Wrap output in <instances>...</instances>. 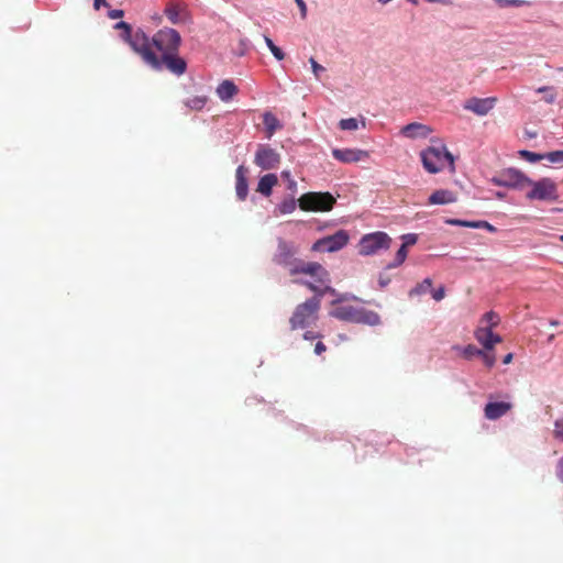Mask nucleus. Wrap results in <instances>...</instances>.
I'll use <instances>...</instances> for the list:
<instances>
[{"mask_svg": "<svg viewBox=\"0 0 563 563\" xmlns=\"http://www.w3.org/2000/svg\"><path fill=\"white\" fill-rule=\"evenodd\" d=\"M445 297L444 286H440L438 289L432 291V298L437 301L442 300Z\"/></svg>", "mask_w": 563, "mask_h": 563, "instance_id": "obj_39", "label": "nucleus"}, {"mask_svg": "<svg viewBox=\"0 0 563 563\" xmlns=\"http://www.w3.org/2000/svg\"><path fill=\"white\" fill-rule=\"evenodd\" d=\"M378 283L380 287H386L389 284V278H384L380 276Z\"/></svg>", "mask_w": 563, "mask_h": 563, "instance_id": "obj_50", "label": "nucleus"}, {"mask_svg": "<svg viewBox=\"0 0 563 563\" xmlns=\"http://www.w3.org/2000/svg\"><path fill=\"white\" fill-rule=\"evenodd\" d=\"M123 11L122 10H119V9H115V10H111L109 12V16L111 19H119V18H122L123 16Z\"/></svg>", "mask_w": 563, "mask_h": 563, "instance_id": "obj_42", "label": "nucleus"}, {"mask_svg": "<svg viewBox=\"0 0 563 563\" xmlns=\"http://www.w3.org/2000/svg\"><path fill=\"white\" fill-rule=\"evenodd\" d=\"M316 338H319V334H314L313 332L311 331H307L305 334H303V339L305 340H313Z\"/></svg>", "mask_w": 563, "mask_h": 563, "instance_id": "obj_48", "label": "nucleus"}, {"mask_svg": "<svg viewBox=\"0 0 563 563\" xmlns=\"http://www.w3.org/2000/svg\"><path fill=\"white\" fill-rule=\"evenodd\" d=\"M254 163L262 169H274L280 163V155L268 145H258Z\"/></svg>", "mask_w": 563, "mask_h": 563, "instance_id": "obj_11", "label": "nucleus"}, {"mask_svg": "<svg viewBox=\"0 0 563 563\" xmlns=\"http://www.w3.org/2000/svg\"><path fill=\"white\" fill-rule=\"evenodd\" d=\"M475 339L486 351H490L492 329L484 325L478 327L474 332Z\"/></svg>", "mask_w": 563, "mask_h": 563, "instance_id": "obj_22", "label": "nucleus"}, {"mask_svg": "<svg viewBox=\"0 0 563 563\" xmlns=\"http://www.w3.org/2000/svg\"><path fill=\"white\" fill-rule=\"evenodd\" d=\"M101 5H107L106 0H95L93 1V7L96 10H99Z\"/></svg>", "mask_w": 563, "mask_h": 563, "instance_id": "obj_49", "label": "nucleus"}, {"mask_svg": "<svg viewBox=\"0 0 563 563\" xmlns=\"http://www.w3.org/2000/svg\"><path fill=\"white\" fill-rule=\"evenodd\" d=\"M527 188H529L526 194L528 200L547 202H555L559 200L558 185L551 178L544 177L539 180L529 178Z\"/></svg>", "mask_w": 563, "mask_h": 563, "instance_id": "obj_6", "label": "nucleus"}, {"mask_svg": "<svg viewBox=\"0 0 563 563\" xmlns=\"http://www.w3.org/2000/svg\"><path fill=\"white\" fill-rule=\"evenodd\" d=\"M481 322L482 324H486L485 328L493 329L498 325L499 317L494 311H488L482 317Z\"/></svg>", "mask_w": 563, "mask_h": 563, "instance_id": "obj_27", "label": "nucleus"}, {"mask_svg": "<svg viewBox=\"0 0 563 563\" xmlns=\"http://www.w3.org/2000/svg\"><path fill=\"white\" fill-rule=\"evenodd\" d=\"M501 341H503L501 336L498 334H495L492 331L490 351L494 349L495 344L500 343Z\"/></svg>", "mask_w": 563, "mask_h": 563, "instance_id": "obj_41", "label": "nucleus"}, {"mask_svg": "<svg viewBox=\"0 0 563 563\" xmlns=\"http://www.w3.org/2000/svg\"><path fill=\"white\" fill-rule=\"evenodd\" d=\"M327 350L325 345L322 342H318L314 346L316 354L320 355Z\"/></svg>", "mask_w": 563, "mask_h": 563, "instance_id": "obj_44", "label": "nucleus"}, {"mask_svg": "<svg viewBox=\"0 0 563 563\" xmlns=\"http://www.w3.org/2000/svg\"><path fill=\"white\" fill-rule=\"evenodd\" d=\"M456 200L455 195L445 189H439L435 190L430 197H429V203L430 205H448L451 202H454Z\"/></svg>", "mask_w": 563, "mask_h": 563, "instance_id": "obj_19", "label": "nucleus"}, {"mask_svg": "<svg viewBox=\"0 0 563 563\" xmlns=\"http://www.w3.org/2000/svg\"><path fill=\"white\" fill-rule=\"evenodd\" d=\"M339 126L341 130H344V131H355L358 128V122L354 118L342 119L339 122Z\"/></svg>", "mask_w": 563, "mask_h": 563, "instance_id": "obj_30", "label": "nucleus"}, {"mask_svg": "<svg viewBox=\"0 0 563 563\" xmlns=\"http://www.w3.org/2000/svg\"><path fill=\"white\" fill-rule=\"evenodd\" d=\"M481 229H486L490 232H495L496 231V228L493 227L490 223H488L487 221H481Z\"/></svg>", "mask_w": 563, "mask_h": 563, "instance_id": "obj_45", "label": "nucleus"}, {"mask_svg": "<svg viewBox=\"0 0 563 563\" xmlns=\"http://www.w3.org/2000/svg\"><path fill=\"white\" fill-rule=\"evenodd\" d=\"M335 203V198L329 192H307L298 199L299 208L303 211L325 212Z\"/></svg>", "mask_w": 563, "mask_h": 563, "instance_id": "obj_8", "label": "nucleus"}, {"mask_svg": "<svg viewBox=\"0 0 563 563\" xmlns=\"http://www.w3.org/2000/svg\"><path fill=\"white\" fill-rule=\"evenodd\" d=\"M297 5L300 9L301 18L305 19L307 16V5L303 0H295Z\"/></svg>", "mask_w": 563, "mask_h": 563, "instance_id": "obj_40", "label": "nucleus"}, {"mask_svg": "<svg viewBox=\"0 0 563 563\" xmlns=\"http://www.w3.org/2000/svg\"><path fill=\"white\" fill-rule=\"evenodd\" d=\"M333 157L341 163H356L368 156L366 151L357 148H334L332 151Z\"/></svg>", "mask_w": 563, "mask_h": 563, "instance_id": "obj_13", "label": "nucleus"}, {"mask_svg": "<svg viewBox=\"0 0 563 563\" xmlns=\"http://www.w3.org/2000/svg\"><path fill=\"white\" fill-rule=\"evenodd\" d=\"M408 2L412 3V4H418V1L417 0H407Z\"/></svg>", "mask_w": 563, "mask_h": 563, "instance_id": "obj_53", "label": "nucleus"}, {"mask_svg": "<svg viewBox=\"0 0 563 563\" xmlns=\"http://www.w3.org/2000/svg\"><path fill=\"white\" fill-rule=\"evenodd\" d=\"M560 240L563 241V235L560 236Z\"/></svg>", "mask_w": 563, "mask_h": 563, "instance_id": "obj_56", "label": "nucleus"}, {"mask_svg": "<svg viewBox=\"0 0 563 563\" xmlns=\"http://www.w3.org/2000/svg\"><path fill=\"white\" fill-rule=\"evenodd\" d=\"M114 27L122 31L121 38L154 70L166 68L177 76L186 73L187 63L178 55L181 37L176 30L164 27L150 38L142 29L133 31L124 21L118 22Z\"/></svg>", "mask_w": 563, "mask_h": 563, "instance_id": "obj_1", "label": "nucleus"}, {"mask_svg": "<svg viewBox=\"0 0 563 563\" xmlns=\"http://www.w3.org/2000/svg\"><path fill=\"white\" fill-rule=\"evenodd\" d=\"M220 100L228 102L233 99L234 96L238 95L239 89L238 86L232 80H223L219 84L216 90Z\"/></svg>", "mask_w": 563, "mask_h": 563, "instance_id": "obj_17", "label": "nucleus"}, {"mask_svg": "<svg viewBox=\"0 0 563 563\" xmlns=\"http://www.w3.org/2000/svg\"><path fill=\"white\" fill-rule=\"evenodd\" d=\"M283 176H285V177H289V173H288V172H284V173H283Z\"/></svg>", "mask_w": 563, "mask_h": 563, "instance_id": "obj_54", "label": "nucleus"}, {"mask_svg": "<svg viewBox=\"0 0 563 563\" xmlns=\"http://www.w3.org/2000/svg\"><path fill=\"white\" fill-rule=\"evenodd\" d=\"M278 179L275 174H266L260 178L257 184V191L268 197L272 194L273 187L277 184Z\"/></svg>", "mask_w": 563, "mask_h": 563, "instance_id": "obj_20", "label": "nucleus"}, {"mask_svg": "<svg viewBox=\"0 0 563 563\" xmlns=\"http://www.w3.org/2000/svg\"><path fill=\"white\" fill-rule=\"evenodd\" d=\"M208 102L207 96H195L185 101V106L190 110H202Z\"/></svg>", "mask_w": 563, "mask_h": 563, "instance_id": "obj_24", "label": "nucleus"}, {"mask_svg": "<svg viewBox=\"0 0 563 563\" xmlns=\"http://www.w3.org/2000/svg\"><path fill=\"white\" fill-rule=\"evenodd\" d=\"M296 283H300L305 285L308 289L313 291L316 295L305 302L298 305L289 319L291 330L303 329L308 327L311 322L317 320L318 312L321 306V298L324 294L335 295L336 291L329 284L320 285L313 282H300L295 280Z\"/></svg>", "mask_w": 563, "mask_h": 563, "instance_id": "obj_3", "label": "nucleus"}, {"mask_svg": "<svg viewBox=\"0 0 563 563\" xmlns=\"http://www.w3.org/2000/svg\"><path fill=\"white\" fill-rule=\"evenodd\" d=\"M401 239L404 241L402 245L408 247V246L415 245L417 243L418 235L415 233H408V234H404L401 236Z\"/></svg>", "mask_w": 563, "mask_h": 563, "instance_id": "obj_37", "label": "nucleus"}, {"mask_svg": "<svg viewBox=\"0 0 563 563\" xmlns=\"http://www.w3.org/2000/svg\"><path fill=\"white\" fill-rule=\"evenodd\" d=\"M164 13L173 24L181 23L186 18V5L180 0H172L166 4Z\"/></svg>", "mask_w": 563, "mask_h": 563, "instance_id": "obj_14", "label": "nucleus"}, {"mask_svg": "<svg viewBox=\"0 0 563 563\" xmlns=\"http://www.w3.org/2000/svg\"><path fill=\"white\" fill-rule=\"evenodd\" d=\"M295 209H296V201L294 199L284 200L278 206V210L282 214L291 213Z\"/></svg>", "mask_w": 563, "mask_h": 563, "instance_id": "obj_32", "label": "nucleus"}, {"mask_svg": "<svg viewBox=\"0 0 563 563\" xmlns=\"http://www.w3.org/2000/svg\"><path fill=\"white\" fill-rule=\"evenodd\" d=\"M512 408L511 402L507 401H492L486 404L484 408V416L488 420H497L505 416Z\"/></svg>", "mask_w": 563, "mask_h": 563, "instance_id": "obj_15", "label": "nucleus"}, {"mask_svg": "<svg viewBox=\"0 0 563 563\" xmlns=\"http://www.w3.org/2000/svg\"><path fill=\"white\" fill-rule=\"evenodd\" d=\"M481 354H483V350L477 349L473 344H468V345H466L465 347L462 349V355L466 360H471L474 356H481Z\"/></svg>", "mask_w": 563, "mask_h": 563, "instance_id": "obj_31", "label": "nucleus"}, {"mask_svg": "<svg viewBox=\"0 0 563 563\" xmlns=\"http://www.w3.org/2000/svg\"><path fill=\"white\" fill-rule=\"evenodd\" d=\"M245 168L243 166H239L235 173L236 184H235V190L236 196L240 200H245L247 192H249V186H247V179L245 176Z\"/></svg>", "mask_w": 563, "mask_h": 563, "instance_id": "obj_18", "label": "nucleus"}, {"mask_svg": "<svg viewBox=\"0 0 563 563\" xmlns=\"http://www.w3.org/2000/svg\"><path fill=\"white\" fill-rule=\"evenodd\" d=\"M558 477L561 482H563V457L560 460L558 464Z\"/></svg>", "mask_w": 563, "mask_h": 563, "instance_id": "obj_46", "label": "nucleus"}, {"mask_svg": "<svg viewBox=\"0 0 563 563\" xmlns=\"http://www.w3.org/2000/svg\"><path fill=\"white\" fill-rule=\"evenodd\" d=\"M537 92L538 93H542L543 95V100L547 103H549V104L554 103L555 100H556V97H558L556 89L554 87H551V86L539 87L537 89Z\"/></svg>", "mask_w": 563, "mask_h": 563, "instance_id": "obj_25", "label": "nucleus"}, {"mask_svg": "<svg viewBox=\"0 0 563 563\" xmlns=\"http://www.w3.org/2000/svg\"><path fill=\"white\" fill-rule=\"evenodd\" d=\"M350 236L345 230H339L334 234L317 240L311 250L313 252H336L349 243Z\"/></svg>", "mask_w": 563, "mask_h": 563, "instance_id": "obj_9", "label": "nucleus"}, {"mask_svg": "<svg viewBox=\"0 0 563 563\" xmlns=\"http://www.w3.org/2000/svg\"><path fill=\"white\" fill-rule=\"evenodd\" d=\"M407 255H408V252H407V246L402 245L399 247V250L397 251L396 255H395V258L393 262H390L386 268L387 269H393V268H396L398 266H400L407 258Z\"/></svg>", "mask_w": 563, "mask_h": 563, "instance_id": "obj_26", "label": "nucleus"}, {"mask_svg": "<svg viewBox=\"0 0 563 563\" xmlns=\"http://www.w3.org/2000/svg\"><path fill=\"white\" fill-rule=\"evenodd\" d=\"M264 40H265V43L267 45V47L269 48V51L272 52V54L274 55V57L278 60H282L284 59L285 57V54L284 52L282 51V48H279L278 46H276L274 44V42L268 37V36H264Z\"/></svg>", "mask_w": 563, "mask_h": 563, "instance_id": "obj_29", "label": "nucleus"}, {"mask_svg": "<svg viewBox=\"0 0 563 563\" xmlns=\"http://www.w3.org/2000/svg\"><path fill=\"white\" fill-rule=\"evenodd\" d=\"M349 299L347 294L339 295L338 299L332 301V305H338L330 311V314L341 321L362 323L368 325H377L380 323V317L377 312L366 310L363 307H355L352 305H339Z\"/></svg>", "mask_w": 563, "mask_h": 563, "instance_id": "obj_4", "label": "nucleus"}, {"mask_svg": "<svg viewBox=\"0 0 563 563\" xmlns=\"http://www.w3.org/2000/svg\"><path fill=\"white\" fill-rule=\"evenodd\" d=\"M391 241V238L383 231L367 233L361 238L357 244L358 254L362 256L375 255L382 250H388Z\"/></svg>", "mask_w": 563, "mask_h": 563, "instance_id": "obj_7", "label": "nucleus"}, {"mask_svg": "<svg viewBox=\"0 0 563 563\" xmlns=\"http://www.w3.org/2000/svg\"><path fill=\"white\" fill-rule=\"evenodd\" d=\"M511 361H512V353H508V354L504 357L503 363H504V364H509V363H511Z\"/></svg>", "mask_w": 563, "mask_h": 563, "instance_id": "obj_51", "label": "nucleus"}, {"mask_svg": "<svg viewBox=\"0 0 563 563\" xmlns=\"http://www.w3.org/2000/svg\"><path fill=\"white\" fill-rule=\"evenodd\" d=\"M426 1L429 2V3H438V2L443 3V2H445V0H426Z\"/></svg>", "mask_w": 563, "mask_h": 563, "instance_id": "obj_52", "label": "nucleus"}, {"mask_svg": "<svg viewBox=\"0 0 563 563\" xmlns=\"http://www.w3.org/2000/svg\"><path fill=\"white\" fill-rule=\"evenodd\" d=\"M298 250L283 239H278L277 251L273 261L288 269L290 276L308 275L320 285L330 284V273L318 262H307L296 257Z\"/></svg>", "mask_w": 563, "mask_h": 563, "instance_id": "obj_2", "label": "nucleus"}, {"mask_svg": "<svg viewBox=\"0 0 563 563\" xmlns=\"http://www.w3.org/2000/svg\"><path fill=\"white\" fill-rule=\"evenodd\" d=\"M553 435L556 440L563 441V415L554 422Z\"/></svg>", "mask_w": 563, "mask_h": 563, "instance_id": "obj_34", "label": "nucleus"}, {"mask_svg": "<svg viewBox=\"0 0 563 563\" xmlns=\"http://www.w3.org/2000/svg\"><path fill=\"white\" fill-rule=\"evenodd\" d=\"M263 123L267 137H272L277 130L282 129L279 120L272 112H265L263 114Z\"/></svg>", "mask_w": 563, "mask_h": 563, "instance_id": "obj_21", "label": "nucleus"}, {"mask_svg": "<svg viewBox=\"0 0 563 563\" xmlns=\"http://www.w3.org/2000/svg\"><path fill=\"white\" fill-rule=\"evenodd\" d=\"M431 132V128L418 122L409 123L401 129V134L409 139L427 137Z\"/></svg>", "mask_w": 563, "mask_h": 563, "instance_id": "obj_16", "label": "nucleus"}, {"mask_svg": "<svg viewBox=\"0 0 563 563\" xmlns=\"http://www.w3.org/2000/svg\"><path fill=\"white\" fill-rule=\"evenodd\" d=\"M520 156L531 163H537L545 158V154H538L526 150L520 152Z\"/></svg>", "mask_w": 563, "mask_h": 563, "instance_id": "obj_33", "label": "nucleus"}, {"mask_svg": "<svg viewBox=\"0 0 563 563\" xmlns=\"http://www.w3.org/2000/svg\"><path fill=\"white\" fill-rule=\"evenodd\" d=\"M421 161L426 170L431 174L439 173L448 163L452 168L454 166L453 155L444 145L430 146L421 152Z\"/></svg>", "mask_w": 563, "mask_h": 563, "instance_id": "obj_5", "label": "nucleus"}, {"mask_svg": "<svg viewBox=\"0 0 563 563\" xmlns=\"http://www.w3.org/2000/svg\"><path fill=\"white\" fill-rule=\"evenodd\" d=\"M432 287V279L431 278H424L421 283L417 284L412 289L409 290V297H418L427 291H429Z\"/></svg>", "mask_w": 563, "mask_h": 563, "instance_id": "obj_23", "label": "nucleus"}, {"mask_svg": "<svg viewBox=\"0 0 563 563\" xmlns=\"http://www.w3.org/2000/svg\"><path fill=\"white\" fill-rule=\"evenodd\" d=\"M492 181L496 186L522 190L527 188L529 177L518 169L508 168L495 176Z\"/></svg>", "mask_w": 563, "mask_h": 563, "instance_id": "obj_10", "label": "nucleus"}, {"mask_svg": "<svg viewBox=\"0 0 563 563\" xmlns=\"http://www.w3.org/2000/svg\"><path fill=\"white\" fill-rule=\"evenodd\" d=\"M497 99L494 97L489 98H470L464 103V109L472 111L477 115H486L496 103Z\"/></svg>", "mask_w": 563, "mask_h": 563, "instance_id": "obj_12", "label": "nucleus"}, {"mask_svg": "<svg viewBox=\"0 0 563 563\" xmlns=\"http://www.w3.org/2000/svg\"><path fill=\"white\" fill-rule=\"evenodd\" d=\"M481 357L483 358L484 364L492 368L496 363V356L490 351H483V354H481Z\"/></svg>", "mask_w": 563, "mask_h": 563, "instance_id": "obj_35", "label": "nucleus"}, {"mask_svg": "<svg viewBox=\"0 0 563 563\" xmlns=\"http://www.w3.org/2000/svg\"><path fill=\"white\" fill-rule=\"evenodd\" d=\"M463 227L479 229L481 228V221H465L464 220Z\"/></svg>", "mask_w": 563, "mask_h": 563, "instance_id": "obj_43", "label": "nucleus"}, {"mask_svg": "<svg viewBox=\"0 0 563 563\" xmlns=\"http://www.w3.org/2000/svg\"><path fill=\"white\" fill-rule=\"evenodd\" d=\"M497 197H498V198H503V197H504V195H503V194H500V192H498V194H497Z\"/></svg>", "mask_w": 563, "mask_h": 563, "instance_id": "obj_55", "label": "nucleus"}, {"mask_svg": "<svg viewBox=\"0 0 563 563\" xmlns=\"http://www.w3.org/2000/svg\"><path fill=\"white\" fill-rule=\"evenodd\" d=\"M446 223L452 224V225L463 227L464 220L450 219V220H446Z\"/></svg>", "mask_w": 563, "mask_h": 563, "instance_id": "obj_47", "label": "nucleus"}, {"mask_svg": "<svg viewBox=\"0 0 563 563\" xmlns=\"http://www.w3.org/2000/svg\"><path fill=\"white\" fill-rule=\"evenodd\" d=\"M499 8H507V7H523L529 5V1L526 0H493Z\"/></svg>", "mask_w": 563, "mask_h": 563, "instance_id": "obj_28", "label": "nucleus"}, {"mask_svg": "<svg viewBox=\"0 0 563 563\" xmlns=\"http://www.w3.org/2000/svg\"><path fill=\"white\" fill-rule=\"evenodd\" d=\"M309 62H310L313 75L316 76L317 79H319L320 78V73L324 71L325 68L323 66H321L320 64H318L317 60L313 57H311L309 59Z\"/></svg>", "mask_w": 563, "mask_h": 563, "instance_id": "obj_38", "label": "nucleus"}, {"mask_svg": "<svg viewBox=\"0 0 563 563\" xmlns=\"http://www.w3.org/2000/svg\"><path fill=\"white\" fill-rule=\"evenodd\" d=\"M545 159L550 163H563V151H554L545 154Z\"/></svg>", "mask_w": 563, "mask_h": 563, "instance_id": "obj_36", "label": "nucleus"}]
</instances>
